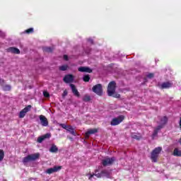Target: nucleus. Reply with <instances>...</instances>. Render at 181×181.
<instances>
[{"instance_id":"1a4fd4ad","label":"nucleus","mask_w":181,"mask_h":181,"mask_svg":"<svg viewBox=\"0 0 181 181\" xmlns=\"http://www.w3.org/2000/svg\"><path fill=\"white\" fill-rule=\"evenodd\" d=\"M94 176L100 179V177H103V173L102 172H100V173H98V170H95L94 173L90 174L89 175V177H88L89 180H95V178L94 177Z\"/></svg>"},{"instance_id":"a878e982","label":"nucleus","mask_w":181,"mask_h":181,"mask_svg":"<svg viewBox=\"0 0 181 181\" xmlns=\"http://www.w3.org/2000/svg\"><path fill=\"white\" fill-rule=\"evenodd\" d=\"M69 66L67 65H64L59 66V70H61V71H66V70H67Z\"/></svg>"},{"instance_id":"a211bd4d","label":"nucleus","mask_w":181,"mask_h":181,"mask_svg":"<svg viewBox=\"0 0 181 181\" xmlns=\"http://www.w3.org/2000/svg\"><path fill=\"white\" fill-rule=\"evenodd\" d=\"M6 50L8 53H14V54H21V51L19 50V49L16 48V47H9Z\"/></svg>"},{"instance_id":"0eeeda50","label":"nucleus","mask_w":181,"mask_h":181,"mask_svg":"<svg viewBox=\"0 0 181 181\" xmlns=\"http://www.w3.org/2000/svg\"><path fill=\"white\" fill-rule=\"evenodd\" d=\"M124 117L123 115H120L118 117H115L112 119L110 122V125L112 126L119 125V124H121V122L124 121Z\"/></svg>"},{"instance_id":"2f4dec72","label":"nucleus","mask_w":181,"mask_h":181,"mask_svg":"<svg viewBox=\"0 0 181 181\" xmlns=\"http://www.w3.org/2000/svg\"><path fill=\"white\" fill-rule=\"evenodd\" d=\"M59 126L62 127V128H64V129H66V130H67V128L69 127V126H67L64 124H60Z\"/></svg>"},{"instance_id":"f3484780","label":"nucleus","mask_w":181,"mask_h":181,"mask_svg":"<svg viewBox=\"0 0 181 181\" xmlns=\"http://www.w3.org/2000/svg\"><path fill=\"white\" fill-rule=\"evenodd\" d=\"M50 136H51L50 134H46L43 136L38 137L37 142H38L39 144H42V142H43V141H45V139H47L50 138Z\"/></svg>"},{"instance_id":"e433bc0d","label":"nucleus","mask_w":181,"mask_h":181,"mask_svg":"<svg viewBox=\"0 0 181 181\" xmlns=\"http://www.w3.org/2000/svg\"><path fill=\"white\" fill-rule=\"evenodd\" d=\"M64 94H65V95H67V92L64 91Z\"/></svg>"},{"instance_id":"ddd939ff","label":"nucleus","mask_w":181,"mask_h":181,"mask_svg":"<svg viewBox=\"0 0 181 181\" xmlns=\"http://www.w3.org/2000/svg\"><path fill=\"white\" fill-rule=\"evenodd\" d=\"M63 80H64V83H73V81H74V76H73L71 74L66 75L64 77Z\"/></svg>"},{"instance_id":"f704fd0d","label":"nucleus","mask_w":181,"mask_h":181,"mask_svg":"<svg viewBox=\"0 0 181 181\" xmlns=\"http://www.w3.org/2000/svg\"><path fill=\"white\" fill-rule=\"evenodd\" d=\"M64 60H69V57H67V55H64Z\"/></svg>"},{"instance_id":"cd10ccee","label":"nucleus","mask_w":181,"mask_h":181,"mask_svg":"<svg viewBox=\"0 0 181 181\" xmlns=\"http://www.w3.org/2000/svg\"><path fill=\"white\" fill-rule=\"evenodd\" d=\"M132 138H133V139L139 140V139H141V136H138L135 134H132Z\"/></svg>"},{"instance_id":"4468645a","label":"nucleus","mask_w":181,"mask_h":181,"mask_svg":"<svg viewBox=\"0 0 181 181\" xmlns=\"http://www.w3.org/2000/svg\"><path fill=\"white\" fill-rule=\"evenodd\" d=\"M97 132H98V130L97 129H88L85 134L86 139H88V138H90V135H93V134H97Z\"/></svg>"},{"instance_id":"aec40b11","label":"nucleus","mask_w":181,"mask_h":181,"mask_svg":"<svg viewBox=\"0 0 181 181\" xmlns=\"http://www.w3.org/2000/svg\"><path fill=\"white\" fill-rule=\"evenodd\" d=\"M66 131H68V132L71 134V135H73L74 136H77V133H76V132H74V129L73 128V127L69 125L66 129Z\"/></svg>"},{"instance_id":"39448f33","label":"nucleus","mask_w":181,"mask_h":181,"mask_svg":"<svg viewBox=\"0 0 181 181\" xmlns=\"http://www.w3.org/2000/svg\"><path fill=\"white\" fill-rule=\"evenodd\" d=\"M92 91L97 95H103V85L98 83L92 88Z\"/></svg>"},{"instance_id":"9b49d317","label":"nucleus","mask_w":181,"mask_h":181,"mask_svg":"<svg viewBox=\"0 0 181 181\" xmlns=\"http://www.w3.org/2000/svg\"><path fill=\"white\" fill-rule=\"evenodd\" d=\"M69 86L71 89V91L76 97H80V92H78V90H77V88H76V85L71 83L69 84Z\"/></svg>"},{"instance_id":"6ab92c4d","label":"nucleus","mask_w":181,"mask_h":181,"mask_svg":"<svg viewBox=\"0 0 181 181\" xmlns=\"http://www.w3.org/2000/svg\"><path fill=\"white\" fill-rule=\"evenodd\" d=\"M101 172H102L103 177H104L107 178L111 177V170H103Z\"/></svg>"},{"instance_id":"f257e3e1","label":"nucleus","mask_w":181,"mask_h":181,"mask_svg":"<svg viewBox=\"0 0 181 181\" xmlns=\"http://www.w3.org/2000/svg\"><path fill=\"white\" fill-rule=\"evenodd\" d=\"M117 87V83L115 81H111L107 86V95L109 97H114L115 98H119L121 95L115 92V88Z\"/></svg>"},{"instance_id":"412c9836","label":"nucleus","mask_w":181,"mask_h":181,"mask_svg":"<svg viewBox=\"0 0 181 181\" xmlns=\"http://www.w3.org/2000/svg\"><path fill=\"white\" fill-rule=\"evenodd\" d=\"M173 155V156H181V150L177 148H175Z\"/></svg>"},{"instance_id":"423d86ee","label":"nucleus","mask_w":181,"mask_h":181,"mask_svg":"<svg viewBox=\"0 0 181 181\" xmlns=\"http://www.w3.org/2000/svg\"><path fill=\"white\" fill-rule=\"evenodd\" d=\"M115 162V157L106 158L102 160V164L103 166H110Z\"/></svg>"},{"instance_id":"6e6552de","label":"nucleus","mask_w":181,"mask_h":181,"mask_svg":"<svg viewBox=\"0 0 181 181\" xmlns=\"http://www.w3.org/2000/svg\"><path fill=\"white\" fill-rule=\"evenodd\" d=\"M32 110V105H29L23 109L19 114V118H25V115H26L27 112H29Z\"/></svg>"},{"instance_id":"20e7f679","label":"nucleus","mask_w":181,"mask_h":181,"mask_svg":"<svg viewBox=\"0 0 181 181\" xmlns=\"http://www.w3.org/2000/svg\"><path fill=\"white\" fill-rule=\"evenodd\" d=\"M168 122V117H163L160 119V125L158 126L157 128L155 129L153 133V136L155 137L158 135V132H159L160 129H162L163 128V125Z\"/></svg>"},{"instance_id":"4c0bfd02","label":"nucleus","mask_w":181,"mask_h":181,"mask_svg":"<svg viewBox=\"0 0 181 181\" xmlns=\"http://www.w3.org/2000/svg\"><path fill=\"white\" fill-rule=\"evenodd\" d=\"M179 143H180V145H181V138H180V140H179Z\"/></svg>"},{"instance_id":"bb28decb","label":"nucleus","mask_w":181,"mask_h":181,"mask_svg":"<svg viewBox=\"0 0 181 181\" xmlns=\"http://www.w3.org/2000/svg\"><path fill=\"white\" fill-rule=\"evenodd\" d=\"M83 81H85L86 83L90 81V76L89 75L83 76Z\"/></svg>"},{"instance_id":"4be33fe9","label":"nucleus","mask_w":181,"mask_h":181,"mask_svg":"<svg viewBox=\"0 0 181 181\" xmlns=\"http://www.w3.org/2000/svg\"><path fill=\"white\" fill-rule=\"evenodd\" d=\"M90 100H91V96H90V95L86 94L83 95V101H84L85 103H88V101H90Z\"/></svg>"},{"instance_id":"f03ea898","label":"nucleus","mask_w":181,"mask_h":181,"mask_svg":"<svg viewBox=\"0 0 181 181\" xmlns=\"http://www.w3.org/2000/svg\"><path fill=\"white\" fill-rule=\"evenodd\" d=\"M162 152V147L155 148L151 154V159L152 162L156 163L158 162V158H159V155Z\"/></svg>"},{"instance_id":"7ed1b4c3","label":"nucleus","mask_w":181,"mask_h":181,"mask_svg":"<svg viewBox=\"0 0 181 181\" xmlns=\"http://www.w3.org/2000/svg\"><path fill=\"white\" fill-rule=\"evenodd\" d=\"M39 156H40V154L39 153L28 155L23 159V163L33 162V160H36V159H39Z\"/></svg>"},{"instance_id":"9d476101","label":"nucleus","mask_w":181,"mask_h":181,"mask_svg":"<svg viewBox=\"0 0 181 181\" xmlns=\"http://www.w3.org/2000/svg\"><path fill=\"white\" fill-rule=\"evenodd\" d=\"M62 169V166H54L53 168L47 169L45 173L48 175H52V173H56V172H59Z\"/></svg>"},{"instance_id":"72a5a7b5","label":"nucleus","mask_w":181,"mask_h":181,"mask_svg":"<svg viewBox=\"0 0 181 181\" xmlns=\"http://www.w3.org/2000/svg\"><path fill=\"white\" fill-rule=\"evenodd\" d=\"M4 83H5V81H4V79L0 78V86H3Z\"/></svg>"},{"instance_id":"f8f14e48","label":"nucleus","mask_w":181,"mask_h":181,"mask_svg":"<svg viewBox=\"0 0 181 181\" xmlns=\"http://www.w3.org/2000/svg\"><path fill=\"white\" fill-rule=\"evenodd\" d=\"M40 121L42 127H47V125H49L47 118H46V117H45L43 115H40Z\"/></svg>"},{"instance_id":"c85d7f7f","label":"nucleus","mask_w":181,"mask_h":181,"mask_svg":"<svg viewBox=\"0 0 181 181\" xmlns=\"http://www.w3.org/2000/svg\"><path fill=\"white\" fill-rule=\"evenodd\" d=\"M4 155L5 154L4 153V151L0 150V162L3 160Z\"/></svg>"},{"instance_id":"2eb2a0df","label":"nucleus","mask_w":181,"mask_h":181,"mask_svg":"<svg viewBox=\"0 0 181 181\" xmlns=\"http://www.w3.org/2000/svg\"><path fill=\"white\" fill-rule=\"evenodd\" d=\"M173 83L170 82H163L160 85V88H161L162 90L166 89V88H170V87H173Z\"/></svg>"},{"instance_id":"c9c22d12","label":"nucleus","mask_w":181,"mask_h":181,"mask_svg":"<svg viewBox=\"0 0 181 181\" xmlns=\"http://www.w3.org/2000/svg\"><path fill=\"white\" fill-rule=\"evenodd\" d=\"M88 42H90V43H93V40L89 39V40H88Z\"/></svg>"},{"instance_id":"c756f323","label":"nucleus","mask_w":181,"mask_h":181,"mask_svg":"<svg viewBox=\"0 0 181 181\" xmlns=\"http://www.w3.org/2000/svg\"><path fill=\"white\" fill-rule=\"evenodd\" d=\"M43 95H44V97H46L47 98L50 97V94H49V93L47 91L43 92Z\"/></svg>"},{"instance_id":"473e14b6","label":"nucleus","mask_w":181,"mask_h":181,"mask_svg":"<svg viewBox=\"0 0 181 181\" xmlns=\"http://www.w3.org/2000/svg\"><path fill=\"white\" fill-rule=\"evenodd\" d=\"M147 77H148V78H153L154 75H153V74H148L147 75Z\"/></svg>"},{"instance_id":"b1692460","label":"nucleus","mask_w":181,"mask_h":181,"mask_svg":"<svg viewBox=\"0 0 181 181\" xmlns=\"http://www.w3.org/2000/svg\"><path fill=\"white\" fill-rule=\"evenodd\" d=\"M44 52H47V53H50L51 52H53V48L50 47H43Z\"/></svg>"},{"instance_id":"5701e85b","label":"nucleus","mask_w":181,"mask_h":181,"mask_svg":"<svg viewBox=\"0 0 181 181\" xmlns=\"http://www.w3.org/2000/svg\"><path fill=\"white\" fill-rule=\"evenodd\" d=\"M59 151V148L56 145H52L51 148H49V151H51L52 153H56Z\"/></svg>"},{"instance_id":"393cba45","label":"nucleus","mask_w":181,"mask_h":181,"mask_svg":"<svg viewBox=\"0 0 181 181\" xmlns=\"http://www.w3.org/2000/svg\"><path fill=\"white\" fill-rule=\"evenodd\" d=\"M11 86L10 85H5V86H3V90L4 91H11Z\"/></svg>"},{"instance_id":"7c9ffc66","label":"nucleus","mask_w":181,"mask_h":181,"mask_svg":"<svg viewBox=\"0 0 181 181\" xmlns=\"http://www.w3.org/2000/svg\"><path fill=\"white\" fill-rule=\"evenodd\" d=\"M25 33H33V28H29L25 30Z\"/></svg>"},{"instance_id":"dca6fc26","label":"nucleus","mask_w":181,"mask_h":181,"mask_svg":"<svg viewBox=\"0 0 181 181\" xmlns=\"http://www.w3.org/2000/svg\"><path fill=\"white\" fill-rule=\"evenodd\" d=\"M78 71H81V73H92L93 70L87 66H81L78 69Z\"/></svg>"}]
</instances>
